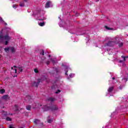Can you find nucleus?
I'll return each instance as SVG.
<instances>
[{
	"mask_svg": "<svg viewBox=\"0 0 128 128\" xmlns=\"http://www.w3.org/2000/svg\"><path fill=\"white\" fill-rule=\"evenodd\" d=\"M120 40H122V38L120 36H117L114 38V42L112 41H110L108 42V44H106V46H112L114 44H119L118 46H122L123 44L122 42H120Z\"/></svg>",
	"mask_w": 128,
	"mask_h": 128,
	"instance_id": "1",
	"label": "nucleus"
},
{
	"mask_svg": "<svg viewBox=\"0 0 128 128\" xmlns=\"http://www.w3.org/2000/svg\"><path fill=\"white\" fill-rule=\"evenodd\" d=\"M42 10H38V11L34 12L32 14L33 16H38V20H46V18L44 16V14L40 15V12Z\"/></svg>",
	"mask_w": 128,
	"mask_h": 128,
	"instance_id": "2",
	"label": "nucleus"
},
{
	"mask_svg": "<svg viewBox=\"0 0 128 128\" xmlns=\"http://www.w3.org/2000/svg\"><path fill=\"white\" fill-rule=\"evenodd\" d=\"M2 38L6 40L5 42V45L7 46L8 44V42L12 40V37L8 36V34H6L4 36H2V32H0V40H2Z\"/></svg>",
	"mask_w": 128,
	"mask_h": 128,
	"instance_id": "3",
	"label": "nucleus"
},
{
	"mask_svg": "<svg viewBox=\"0 0 128 128\" xmlns=\"http://www.w3.org/2000/svg\"><path fill=\"white\" fill-rule=\"evenodd\" d=\"M43 110L44 112H46L48 110H58V106L56 105L52 106L51 108L48 107V106H45L43 108Z\"/></svg>",
	"mask_w": 128,
	"mask_h": 128,
	"instance_id": "4",
	"label": "nucleus"
},
{
	"mask_svg": "<svg viewBox=\"0 0 128 128\" xmlns=\"http://www.w3.org/2000/svg\"><path fill=\"white\" fill-rule=\"evenodd\" d=\"M12 71H11V74H16V70H18L19 72H22V67H16V66H14V67L11 68Z\"/></svg>",
	"mask_w": 128,
	"mask_h": 128,
	"instance_id": "5",
	"label": "nucleus"
},
{
	"mask_svg": "<svg viewBox=\"0 0 128 128\" xmlns=\"http://www.w3.org/2000/svg\"><path fill=\"white\" fill-rule=\"evenodd\" d=\"M114 87L113 86H111V87H109L108 88V93L106 94V96H113V94H114Z\"/></svg>",
	"mask_w": 128,
	"mask_h": 128,
	"instance_id": "6",
	"label": "nucleus"
},
{
	"mask_svg": "<svg viewBox=\"0 0 128 128\" xmlns=\"http://www.w3.org/2000/svg\"><path fill=\"white\" fill-rule=\"evenodd\" d=\"M4 50L6 52H16V50L14 47H8L5 48Z\"/></svg>",
	"mask_w": 128,
	"mask_h": 128,
	"instance_id": "7",
	"label": "nucleus"
},
{
	"mask_svg": "<svg viewBox=\"0 0 128 128\" xmlns=\"http://www.w3.org/2000/svg\"><path fill=\"white\" fill-rule=\"evenodd\" d=\"M28 6V0H24V2H22L20 4V6L21 7L24 6Z\"/></svg>",
	"mask_w": 128,
	"mask_h": 128,
	"instance_id": "8",
	"label": "nucleus"
},
{
	"mask_svg": "<svg viewBox=\"0 0 128 128\" xmlns=\"http://www.w3.org/2000/svg\"><path fill=\"white\" fill-rule=\"evenodd\" d=\"M45 7L46 8H52V2L48 1L46 2Z\"/></svg>",
	"mask_w": 128,
	"mask_h": 128,
	"instance_id": "9",
	"label": "nucleus"
},
{
	"mask_svg": "<svg viewBox=\"0 0 128 128\" xmlns=\"http://www.w3.org/2000/svg\"><path fill=\"white\" fill-rule=\"evenodd\" d=\"M48 102H54V100H56V99L52 98H48Z\"/></svg>",
	"mask_w": 128,
	"mask_h": 128,
	"instance_id": "10",
	"label": "nucleus"
},
{
	"mask_svg": "<svg viewBox=\"0 0 128 128\" xmlns=\"http://www.w3.org/2000/svg\"><path fill=\"white\" fill-rule=\"evenodd\" d=\"M2 100H8V95H4L2 97Z\"/></svg>",
	"mask_w": 128,
	"mask_h": 128,
	"instance_id": "11",
	"label": "nucleus"
},
{
	"mask_svg": "<svg viewBox=\"0 0 128 128\" xmlns=\"http://www.w3.org/2000/svg\"><path fill=\"white\" fill-rule=\"evenodd\" d=\"M40 120H38V119H36L34 120V123L36 124H40Z\"/></svg>",
	"mask_w": 128,
	"mask_h": 128,
	"instance_id": "12",
	"label": "nucleus"
},
{
	"mask_svg": "<svg viewBox=\"0 0 128 128\" xmlns=\"http://www.w3.org/2000/svg\"><path fill=\"white\" fill-rule=\"evenodd\" d=\"M51 60L53 64H56L58 62V60H56V58H52L51 59Z\"/></svg>",
	"mask_w": 128,
	"mask_h": 128,
	"instance_id": "13",
	"label": "nucleus"
},
{
	"mask_svg": "<svg viewBox=\"0 0 128 128\" xmlns=\"http://www.w3.org/2000/svg\"><path fill=\"white\" fill-rule=\"evenodd\" d=\"M69 77L68 78V80H70V78H74V74H71L69 75Z\"/></svg>",
	"mask_w": 128,
	"mask_h": 128,
	"instance_id": "14",
	"label": "nucleus"
},
{
	"mask_svg": "<svg viewBox=\"0 0 128 128\" xmlns=\"http://www.w3.org/2000/svg\"><path fill=\"white\" fill-rule=\"evenodd\" d=\"M64 68H65L64 70H65V72H66L65 73V74H68V66H65Z\"/></svg>",
	"mask_w": 128,
	"mask_h": 128,
	"instance_id": "15",
	"label": "nucleus"
},
{
	"mask_svg": "<svg viewBox=\"0 0 128 128\" xmlns=\"http://www.w3.org/2000/svg\"><path fill=\"white\" fill-rule=\"evenodd\" d=\"M26 110H30L31 108H32V106L30 105L26 106Z\"/></svg>",
	"mask_w": 128,
	"mask_h": 128,
	"instance_id": "16",
	"label": "nucleus"
},
{
	"mask_svg": "<svg viewBox=\"0 0 128 128\" xmlns=\"http://www.w3.org/2000/svg\"><path fill=\"white\" fill-rule=\"evenodd\" d=\"M5 92H6V90H4V89L0 90V94H4Z\"/></svg>",
	"mask_w": 128,
	"mask_h": 128,
	"instance_id": "17",
	"label": "nucleus"
},
{
	"mask_svg": "<svg viewBox=\"0 0 128 128\" xmlns=\"http://www.w3.org/2000/svg\"><path fill=\"white\" fill-rule=\"evenodd\" d=\"M0 22H4L6 26L8 25V24H6V22H4V20H2V18H0Z\"/></svg>",
	"mask_w": 128,
	"mask_h": 128,
	"instance_id": "18",
	"label": "nucleus"
},
{
	"mask_svg": "<svg viewBox=\"0 0 128 128\" xmlns=\"http://www.w3.org/2000/svg\"><path fill=\"white\" fill-rule=\"evenodd\" d=\"M38 26H44V22H40L38 23Z\"/></svg>",
	"mask_w": 128,
	"mask_h": 128,
	"instance_id": "19",
	"label": "nucleus"
},
{
	"mask_svg": "<svg viewBox=\"0 0 128 128\" xmlns=\"http://www.w3.org/2000/svg\"><path fill=\"white\" fill-rule=\"evenodd\" d=\"M40 54H42V56H44V50H40Z\"/></svg>",
	"mask_w": 128,
	"mask_h": 128,
	"instance_id": "20",
	"label": "nucleus"
},
{
	"mask_svg": "<svg viewBox=\"0 0 128 128\" xmlns=\"http://www.w3.org/2000/svg\"><path fill=\"white\" fill-rule=\"evenodd\" d=\"M52 122V119H48V124H50Z\"/></svg>",
	"mask_w": 128,
	"mask_h": 128,
	"instance_id": "21",
	"label": "nucleus"
},
{
	"mask_svg": "<svg viewBox=\"0 0 128 128\" xmlns=\"http://www.w3.org/2000/svg\"><path fill=\"white\" fill-rule=\"evenodd\" d=\"M6 120L8 122H10V120H12V118H10V117H8L6 118Z\"/></svg>",
	"mask_w": 128,
	"mask_h": 128,
	"instance_id": "22",
	"label": "nucleus"
},
{
	"mask_svg": "<svg viewBox=\"0 0 128 128\" xmlns=\"http://www.w3.org/2000/svg\"><path fill=\"white\" fill-rule=\"evenodd\" d=\"M122 58H123V60H124V61H126V58H128V56H122Z\"/></svg>",
	"mask_w": 128,
	"mask_h": 128,
	"instance_id": "23",
	"label": "nucleus"
},
{
	"mask_svg": "<svg viewBox=\"0 0 128 128\" xmlns=\"http://www.w3.org/2000/svg\"><path fill=\"white\" fill-rule=\"evenodd\" d=\"M34 72H36V74H38V68H35L34 70Z\"/></svg>",
	"mask_w": 128,
	"mask_h": 128,
	"instance_id": "24",
	"label": "nucleus"
},
{
	"mask_svg": "<svg viewBox=\"0 0 128 128\" xmlns=\"http://www.w3.org/2000/svg\"><path fill=\"white\" fill-rule=\"evenodd\" d=\"M42 82V79H38V84H40V82Z\"/></svg>",
	"mask_w": 128,
	"mask_h": 128,
	"instance_id": "25",
	"label": "nucleus"
},
{
	"mask_svg": "<svg viewBox=\"0 0 128 128\" xmlns=\"http://www.w3.org/2000/svg\"><path fill=\"white\" fill-rule=\"evenodd\" d=\"M12 8H18V6L16 4H14L12 6Z\"/></svg>",
	"mask_w": 128,
	"mask_h": 128,
	"instance_id": "26",
	"label": "nucleus"
},
{
	"mask_svg": "<svg viewBox=\"0 0 128 128\" xmlns=\"http://www.w3.org/2000/svg\"><path fill=\"white\" fill-rule=\"evenodd\" d=\"M33 86H38V84H36V82H34V84H33Z\"/></svg>",
	"mask_w": 128,
	"mask_h": 128,
	"instance_id": "27",
	"label": "nucleus"
},
{
	"mask_svg": "<svg viewBox=\"0 0 128 128\" xmlns=\"http://www.w3.org/2000/svg\"><path fill=\"white\" fill-rule=\"evenodd\" d=\"M14 108H16V110H16V112L17 110H18V106H14Z\"/></svg>",
	"mask_w": 128,
	"mask_h": 128,
	"instance_id": "28",
	"label": "nucleus"
},
{
	"mask_svg": "<svg viewBox=\"0 0 128 128\" xmlns=\"http://www.w3.org/2000/svg\"><path fill=\"white\" fill-rule=\"evenodd\" d=\"M123 80H124V82H126L127 80H128V78H123Z\"/></svg>",
	"mask_w": 128,
	"mask_h": 128,
	"instance_id": "29",
	"label": "nucleus"
},
{
	"mask_svg": "<svg viewBox=\"0 0 128 128\" xmlns=\"http://www.w3.org/2000/svg\"><path fill=\"white\" fill-rule=\"evenodd\" d=\"M59 92H60V90H58V92H56V94H59Z\"/></svg>",
	"mask_w": 128,
	"mask_h": 128,
	"instance_id": "30",
	"label": "nucleus"
},
{
	"mask_svg": "<svg viewBox=\"0 0 128 128\" xmlns=\"http://www.w3.org/2000/svg\"><path fill=\"white\" fill-rule=\"evenodd\" d=\"M46 64H50V61H47L46 62Z\"/></svg>",
	"mask_w": 128,
	"mask_h": 128,
	"instance_id": "31",
	"label": "nucleus"
},
{
	"mask_svg": "<svg viewBox=\"0 0 128 128\" xmlns=\"http://www.w3.org/2000/svg\"><path fill=\"white\" fill-rule=\"evenodd\" d=\"M59 26H60V28H62V26H63L62 24H60Z\"/></svg>",
	"mask_w": 128,
	"mask_h": 128,
	"instance_id": "32",
	"label": "nucleus"
},
{
	"mask_svg": "<svg viewBox=\"0 0 128 128\" xmlns=\"http://www.w3.org/2000/svg\"><path fill=\"white\" fill-rule=\"evenodd\" d=\"M105 28H106V30H110V28H108V26H106Z\"/></svg>",
	"mask_w": 128,
	"mask_h": 128,
	"instance_id": "33",
	"label": "nucleus"
},
{
	"mask_svg": "<svg viewBox=\"0 0 128 128\" xmlns=\"http://www.w3.org/2000/svg\"><path fill=\"white\" fill-rule=\"evenodd\" d=\"M122 66H126V64H124V62H123V63H122Z\"/></svg>",
	"mask_w": 128,
	"mask_h": 128,
	"instance_id": "34",
	"label": "nucleus"
},
{
	"mask_svg": "<svg viewBox=\"0 0 128 128\" xmlns=\"http://www.w3.org/2000/svg\"><path fill=\"white\" fill-rule=\"evenodd\" d=\"M112 80H116V78L113 77V78H112Z\"/></svg>",
	"mask_w": 128,
	"mask_h": 128,
	"instance_id": "35",
	"label": "nucleus"
},
{
	"mask_svg": "<svg viewBox=\"0 0 128 128\" xmlns=\"http://www.w3.org/2000/svg\"><path fill=\"white\" fill-rule=\"evenodd\" d=\"M14 128V127H12V126H10V128Z\"/></svg>",
	"mask_w": 128,
	"mask_h": 128,
	"instance_id": "36",
	"label": "nucleus"
},
{
	"mask_svg": "<svg viewBox=\"0 0 128 128\" xmlns=\"http://www.w3.org/2000/svg\"><path fill=\"white\" fill-rule=\"evenodd\" d=\"M119 62H122V60H120Z\"/></svg>",
	"mask_w": 128,
	"mask_h": 128,
	"instance_id": "37",
	"label": "nucleus"
},
{
	"mask_svg": "<svg viewBox=\"0 0 128 128\" xmlns=\"http://www.w3.org/2000/svg\"><path fill=\"white\" fill-rule=\"evenodd\" d=\"M31 98V97H30V96L27 97V98Z\"/></svg>",
	"mask_w": 128,
	"mask_h": 128,
	"instance_id": "38",
	"label": "nucleus"
},
{
	"mask_svg": "<svg viewBox=\"0 0 128 128\" xmlns=\"http://www.w3.org/2000/svg\"><path fill=\"white\" fill-rule=\"evenodd\" d=\"M96 2H98V0H96Z\"/></svg>",
	"mask_w": 128,
	"mask_h": 128,
	"instance_id": "39",
	"label": "nucleus"
},
{
	"mask_svg": "<svg viewBox=\"0 0 128 128\" xmlns=\"http://www.w3.org/2000/svg\"><path fill=\"white\" fill-rule=\"evenodd\" d=\"M49 57H50V55H49Z\"/></svg>",
	"mask_w": 128,
	"mask_h": 128,
	"instance_id": "40",
	"label": "nucleus"
}]
</instances>
